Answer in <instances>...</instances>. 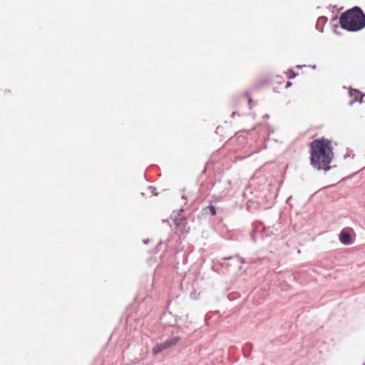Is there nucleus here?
Instances as JSON below:
<instances>
[{
	"instance_id": "f257e3e1",
	"label": "nucleus",
	"mask_w": 365,
	"mask_h": 365,
	"mask_svg": "<svg viewBox=\"0 0 365 365\" xmlns=\"http://www.w3.org/2000/svg\"><path fill=\"white\" fill-rule=\"evenodd\" d=\"M333 157L331 141L327 138L315 139L310 143V163L315 168L328 170Z\"/></svg>"
},
{
	"instance_id": "f03ea898",
	"label": "nucleus",
	"mask_w": 365,
	"mask_h": 365,
	"mask_svg": "<svg viewBox=\"0 0 365 365\" xmlns=\"http://www.w3.org/2000/svg\"><path fill=\"white\" fill-rule=\"evenodd\" d=\"M339 22L343 29L356 31L365 26V15L359 7L356 6L343 13Z\"/></svg>"
},
{
	"instance_id": "7ed1b4c3",
	"label": "nucleus",
	"mask_w": 365,
	"mask_h": 365,
	"mask_svg": "<svg viewBox=\"0 0 365 365\" xmlns=\"http://www.w3.org/2000/svg\"><path fill=\"white\" fill-rule=\"evenodd\" d=\"M339 240L344 245H349L351 242L350 235L345 231H341L339 235Z\"/></svg>"
},
{
	"instance_id": "20e7f679",
	"label": "nucleus",
	"mask_w": 365,
	"mask_h": 365,
	"mask_svg": "<svg viewBox=\"0 0 365 365\" xmlns=\"http://www.w3.org/2000/svg\"><path fill=\"white\" fill-rule=\"evenodd\" d=\"M168 344H158L153 349V354H157L168 347Z\"/></svg>"
},
{
	"instance_id": "39448f33",
	"label": "nucleus",
	"mask_w": 365,
	"mask_h": 365,
	"mask_svg": "<svg viewBox=\"0 0 365 365\" xmlns=\"http://www.w3.org/2000/svg\"><path fill=\"white\" fill-rule=\"evenodd\" d=\"M350 94H351V96H354L355 98H360L359 99V103H361L363 96L361 95V93L359 91H357V90H351L350 91Z\"/></svg>"
},
{
	"instance_id": "423d86ee",
	"label": "nucleus",
	"mask_w": 365,
	"mask_h": 365,
	"mask_svg": "<svg viewBox=\"0 0 365 365\" xmlns=\"http://www.w3.org/2000/svg\"><path fill=\"white\" fill-rule=\"evenodd\" d=\"M203 210L204 211L209 210L210 213L213 216L216 215V209H215V206H213V205L207 206V207L204 208Z\"/></svg>"
},
{
	"instance_id": "0eeeda50",
	"label": "nucleus",
	"mask_w": 365,
	"mask_h": 365,
	"mask_svg": "<svg viewBox=\"0 0 365 365\" xmlns=\"http://www.w3.org/2000/svg\"><path fill=\"white\" fill-rule=\"evenodd\" d=\"M246 96H247V97L248 98L249 103L250 104V103L252 101V99H251V98H250V96L249 95L247 94Z\"/></svg>"
},
{
	"instance_id": "6e6552de",
	"label": "nucleus",
	"mask_w": 365,
	"mask_h": 365,
	"mask_svg": "<svg viewBox=\"0 0 365 365\" xmlns=\"http://www.w3.org/2000/svg\"><path fill=\"white\" fill-rule=\"evenodd\" d=\"M291 85H292V83H291V82H287V86H286V87H289V86H290Z\"/></svg>"
}]
</instances>
